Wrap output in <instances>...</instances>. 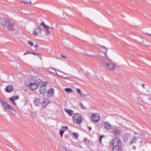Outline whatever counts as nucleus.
I'll use <instances>...</instances> for the list:
<instances>
[{
  "instance_id": "5701e85b",
  "label": "nucleus",
  "mask_w": 151,
  "mask_h": 151,
  "mask_svg": "<svg viewBox=\"0 0 151 151\" xmlns=\"http://www.w3.org/2000/svg\"><path fill=\"white\" fill-rule=\"evenodd\" d=\"M138 139V137L136 138L134 137L130 142L131 144H132L133 143H135Z\"/></svg>"
},
{
  "instance_id": "423d86ee",
  "label": "nucleus",
  "mask_w": 151,
  "mask_h": 151,
  "mask_svg": "<svg viewBox=\"0 0 151 151\" xmlns=\"http://www.w3.org/2000/svg\"><path fill=\"white\" fill-rule=\"evenodd\" d=\"M102 63L103 65H106L108 68L111 70H114L116 66L115 64H109L105 61H102Z\"/></svg>"
},
{
  "instance_id": "20e7f679",
  "label": "nucleus",
  "mask_w": 151,
  "mask_h": 151,
  "mask_svg": "<svg viewBox=\"0 0 151 151\" xmlns=\"http://www.w3.org/2000/svg\"><path fill=\"white\" fill-rule=\"evenodd\" d=\"M73 119L74 123L80 124L82 121V116L79 113L75 114L73 116Z\"/></svg>"
},
{
  "instance_id": "aec40b11",
  "label": "nucleus",
  "mask_w": 151,
  "mask_h": 151,
  "mask_svg": "<svg viewBox=\"0 0 151 151\" xmlns=\"http://www.w3.org/2000/svg\"><path fill=\"white\" fill-rule=\"evenodd\" d=\"M47 71L50 73H56L57 74H58L57 73L55 69L52 68H48L47 69Z\"/></svg>"
},
{
  "instance_id": "603ef678",
  "label": "nucleus",
  "mask_w": 151,
  "mask_h": 151,
  "mask_svg": "<svg viewBox=\"0 0 151 151\" xmlns=\"http://www.w3.org/2000/svg\"><path fill=\"white\" fill-rule=\"evenodd\" d=\"M142 86H143V88H144V86H145L144 85V84H142Z\"/></svg>"
},
{
  "instance_id": "b1692460",
  "label": "nucleus",
  "mask_w": 151,
  "mask_h": 151,
  "mask_svg": "<svg viewBox=\"0 0 151 151\" xmlns=\"http://www.w3.org/2000/svg\"><path fill=\"white\" fill-rule=\"evenodd\" d=\"M74 145L76 146L79 147L80 148L82 147V145H81L80 142H76L74 143Z\"/></svg>"
},
{
  "instance_id": "a211bd4d",
  "label": "nucleus",
  "mask_w": 151,
  "mask_h": 151,
  "mask_svg": "<svg viewBox=\"0 0 151 151\" xmlns=\"http://www.w3.org/2000/svg\"><path fill=\"white\" fill-rule=\"evenodd\" d=\"M100 50L102 52H104L106 55V53L107 52V49L104 46H100Z\"/></svg>"
},
{
  "instance_id": "cd10ccee",
  "label": "nucleus",
  "mask_w": 151,
  "mask_h": 151,
  "mask_svg": "<svg viewBox=\"0 0 151 151\" xmlns=\"http://www.w3.org/2000/svg\"><path fill=\"white\" fill-rule=\"evenodd\" d=\"M77 90L78 93L79 94H80L81 96H83V95L82 94L81 92L80 89L79 88H77Z\"/></svg>"
},
{
  "instance_id": "1a4fd4ad",
  "label": "nucleus",
  "mask_w": 151,
  "mask_h": 151,
  "mask_svg": "<svg viewBox=\"0 0 151 151\" xmlns=\"http://www.w3.org/2000/svg\"><path fill=\"white\" fill-rule=\"evenodd\" d=\"M42 32V30L40 28L38 27L35 29L34 32H33V34L36 36H38L41 34Z\"/></svg>"
},
{
  "instance_id": "9b49d317",
  "label": "nucleus",
  "mask_w": 151,
  "mask_h": 151,
  "mask_svg": "<svg viewBox=\"0 0 151 151\" xmlns=\"http://www.w3.org/2000/svg\"><path fill=\"white\" fill-rule=\"evenodd\" d=\"M0 101L1 103V105L3 107L4 109V110L6 111V109H7L6 106H8V105H9L8 104L6 103V102L3 100H2L1 98H0Z\"/></svg>"
},
{
  "instance_id": "f704fd0d",
  "label": "nucleus",
  "mask_w": 151,
  "mask_h": 151,
  "mask_svg": "<svg viewBox=\"0 0 151 151\" xmlns=\"http://www.w3.org/2000/svg\"><path fill=\"white\" fill-rule=\"evenodd\" d=\"M57 75L58 76H60L62 77H63L65 78V79H67V78H68V77L64 76H63L59 75H58V74H57Z\"/></svg>"
},
{
  "instance_id": "ddd939ff",
  "label": "nucleus",
  "mask_w": 151,
  "mask_h": 151,
  "mask_svg": "<svg viewBox=\"0 0 151 151\" xmlns=\"http://www.w3.org/2000/svg\"><path fill=\"white\" fill-rule=\"evenodd\" d=\"M14 90V88L12 86H9L6 87L5 88V91L8 93H11Z\"/></svg>"
},
{
  "instance_id": "393cba45",
  "label": "nucleus",
  "mask_w": 151,
  "mask_h": 151,
  "mask_svg": "<svg viewBox=\"0 0 151 151\" xmlns=\"http://www.w3.org/2000/svg\"><path fill=\"white\" fill-rule=\"evenodd\" d=\"M65 91L68 93H70L73 91V90L71 88H68L65 89Z\"/></svg>"
},
{
  "instance_id": "4468645a",
  "label": "nucleus",
  "mask_w": 151,
  "mask_h": 151,
  "mask_svg": "<svg viewBox=\"0 0 151 151\" xmlns=\"http://www.w3.org/2000/svg\"><path fill=\"white\" fill-rule=\"evenodd\" d=\"M42 103V101L38 98H36L34 101V103L36 106H38Z\"/></svg>"
},
{
  "instance_id": "5fc2aeb1",
  "label": "nucleus",
  "mask_w": 151,
  "mask_h": 151,
  "mask_svg": "<svg viewBox=\"0 0 151 151\" xmlns=\"http://www.w3.org/2000/svg\"><path fill=\"white\" fill-rule=\"evenodd\" d=\"M66 74V75H68V74Z\"/></svg>"
},
{
  "instance_id": "72a5a7b5",
  "label": "nucleus",
  "mask_w": 151,
  "mask_h": 151,
  "mask_svg": "<svg viewBox=\"0 0 151 151\" xmlns=\"http://www.w3.org/2000/svg\"><path fill=\"white\" fill-rule=\"evenodd\" d=\"M47 82H44L43 83V85L42 86H43L46 87V85L47 84Z\"/></svg>"
},
{
  "instance_id": "39448f33",
  "label": "nucleus",
  "mask_w": 151,
  "mask_h": 151,
  "mask_svg": "<svg viewBox=\"0 0 151 151\" xmlns=\"http://www.w3.org/2000/svg\"><path fill=\"white\" fill-rule=\"evenodd\" d=\"M91 119L94 122H98L100 120V116L98 113L93 114L92 116Z\"/></svg>"
},
{
  "instance_id": "473e14b6",
  "label": "nucleus",
  "mask_w": 151,
  "mask_h": 151,
  "mask_svg": "<svg viewBox=\"0 0 151 151\" xmlns=\"http://www.w3.org/2000/svg\"><path fill=\"white\" fill-rule=\"evenodd\" d=\"M104 137V136L103 135H101V136L100 137V138H99V141H100V142L101 143V139H102V138Z\"/></svg>"
},
{
  "instance_id": "37998d69",
  "label": "nucleus",
  "mask_w": 151,
  "mask_h": 151,
  "mask_svg": "<svg viewBox=\"0 0 151 151\" xmlns=\"http://www.w3.org/2000/svg\"><path fill=\"white\" fill-rule=\"evenodd\" d=\"M97 126H98V127H99V128H101V125L100 124H98L97 125Z\"/></svg>"
},
{
  "instance_id": "7ed1b4c3",
  "label": "nucleus",
  "mask_w": 151,
  "mask_h": 151,
  "mask_svg": "<svg viewBox=\"0 0 151 151\" xmlns=\"http://www.w3.org/2000/svg\"><path fill=\"white\" fill-rule=\"evenodd\" d=\"M1 25L4 27L6 28L8 30H11L13 26V24L11 23L8 19L2 20L1 22Z\"/></svg>"
},
{
  "instance_id": "a878e982",
  "label": "nucleus",
  "mask_w": 151,
  "mask_h": 151,
  "mask_svg": "<svg viewBox=\"0 0 151 151\" xmlns=\"http://www.w3.org/2000/svg\"><path fill=\"white\" fill-rule=\"evenodd\" d=\"M10 100L13 103L14 105H15L16 103L15 102V97L13 96L10 99Z\"/></svg>"
},
{
  "instance_id": "09e8293b",
  "label": "nucleus",
  "mask_w": 151,
  "mask_h": 151,
  "mask_svg": "<svg viewBox=\"0 0 151 151\" xmlns=\"http://www.w3.org/2000/svg\"><path fill=\"white\" fill-rule=\"evenodd\" d=\"M87 140V139L86 138H84V141H85Z\"/></svg>"
},
{
  "instance_id": "6e6552de",
  "label": "nucleus",
  "mask_w": 151,
  "mask_h": 151,
  "mask_svg": "<svg viewBox=\"0 0 151 151\" xmlns=\"http://www.w3.org/2000/svg\"><path fill=\"white\" fill-rule=\"evenodd\" d=\"M132 137V136L130 133H127L124 135L123 139L124 142H126L129 140Z\"/></svg>"
},
{
  "instance_id": "de8ad7c7",
  "label": "nucleus",
  "mask_w": 151,
  "mask_h": 151,
  "mask_svg": "<svg viewBox=\"0 0 151 151\" xmlns=\"http://www.w3.org/2000/svg\"><path fill=\"white\" fill-rule=\"evenodd\" d=\"M89 130H91V127H90L89 128Z\"/></svg>"
},
{
  "instance_id": "3c124183",
  "label": "nucleus",
  "mask_w": 151,
  "mask_h": 151,
  "mask_svg": "<svg viewBox=\"0 0 151 151\" xmlns=\"http://www.w3.org/2000/svg\"><path fill=\"white\" fill-rule=\"evenodd\" d=\"M147 35H151V34H149V33H147Z\"/></svg>"
},
{
  "instance_id": "f257e3e1",
  "label": "nucleus",
  "mask_w": 151,
  "mask_h": 151,
  "mask_svg": "<svg viewBox=\"0 0 151 151\" xmlns=\"http://www.w3.org/2000/svg\"><path fill=\"white\" fill-rule=\"evenodd\" d=\"M42 83V80L38 77L27 80L25 82L26 85L29 86V89L32 90L35 89Z\"/></svg>"
},
{
  "instance_id": "dca6fc26",
  "label": "nucleus",
  "mask_w": 151,
  "mask_h": 151,
  "mask_svg": "<svg viewBox=\"0 0 151 151\" xmlns=\"http://www.w3.org/2000/svg\"><path fill=\"white\" fill-rule=\"evenodd\" d=\"M54 93V90L53 88H51L47 92V96L49 97L52 96Z\"/></svg>"
},
{
  "instance_id": "6ab92c4d",
  "label": "nucleus",
  "mask_w": 151,
  "mask_h": 151,
  "mask_svg": "<svg viewBox=\"0 0 151 151\" xmlns=\"http://www.w3.org/2000/svg\"><path fill=\"white\" fill-rule=\"evenodd\" d=\"M65 111L70 116H71L73 113V111L70 109L68 110L67 109H65Z\"/></svg>"
},
{
  "instance_id": "bb28decb",
  "label": "nucleus",
  "mask_w": 151,
  "mask_h": 151,
  "mask_svg": "<svg viewBox=\"0 0 151 151\" xmlns=\"http://www.w3.org/2000/svg\"><path fill=\"white\" fill-rule=\"evenodd\" d=\"M73 135L74 137L78 139V134L77 133H73Z\"/></svg>"
},
{
  "instance_id": "58836bf2",
  "label": "nucleus",
  "mask_w": 151,
  "mask_h": 151,
  "mask_svg": "<svg viewBox=\"0 0 151 151\" xmlns=\"http://www.w3.org/2000/svg\"><path fill=\"white\" fill-rule=\"evenodd\" d=\"M67 79L70 80H71L73 79V78L71 77H68Z\"/></svg>"
},
{
  "instance_id": "c756f323",
  "label": "nucleus",
  "mask_w": 151,
  "mask_h": 151,
  "mask_svg": "<svg viewBox=\"0 0 151 151\" xmlns=\"http://www.w3.org/2000/svg\"><path fill=\"white\" fill-rule=\"evenodd\" d=\"M40 25L41 26H42L44 27V28L47 26L46 25L45 23L43 22L40 24Z\"/></svg>"
},
{
  "instance_id": "79ce46f5",
  "label": "nucleus",
  "mask_w": 151,
  "mask_h": 151,
  "mask_svg": "<svg viewBox=\"0 0 151 151\" xmlns=\"http://www.w3.org/2000/svg\"><path fill=\"white\" fill-rule=\"evenodd\" d=\"M61 56L63 58H67V57L66 56H64L63 55H61Z\"/></svg>"
},
{
  "instance_id": "0eeeda50",
  "label": "nucleus",
  "mask_w": 151,
  "mask_h": 151,
  "mask_svg": "<svg viewBox=\"0 0 151 151\" xmlns=\"http://www.w3.org/2000/svg\"><path fill=\"white\" fill-rule=\"evenodd\" d=\"M115 136L119 135L122 133V131L120 129L114 128L111 132Z\"/></svg>"
},
{
  "instance_id": "412c9836",
  "label": "nucleus",
  "mask_w": 151,
  "mask_h": 151,
  "mask_svg": "<svg viewBox=\"0 0 151 151\" xmlns=\"http://www.w3.org/2000/svg\"><path fill=\"white\" fill-rule=\"evenodd\" d=\"M22 3L28 5L31 4V0H22Z\"/></svg>"
},
{
  "instance_id": "a18cd8bd",
  "label": "nucleus",
  "mask_w": 151,
  "mask_h": 151,
  "mask_svg": "<svg viewBox=\"0 0 151 151\" xmlns=\"http://www.w3.org/2000/svg\"><path fill=\"white\" fill-rule=\"evenodd\" d=\"M80 105H81V106H82L83 108H85L84 106L83 105V104H80Z\"/></svg>"
},
{
  "instance_id": "4c0bfd02",
  "label": "nucleus",
  "mask_w": 151,
  "mask_h": 151,
  "mask_svg": "<svg viewBox=\"0 0 151 151\" xmlns=\"http://www.w3.org/2000/svg\"><path fill=\"white\" fill-rule=\"evenodd\" d=\"M65 149L66 151H71V150L70 148L65 147Z\"/></svg>"
},
{
  "instance_id": "f3484780",
  "label": "nucleus",
  "mask_w": 151,
  "mask_h": 151,
  "mask_svg": "<svg viewBox=\"0 0 151 151\" xmlns=\"http://www.w3.org/2000/svg\"><path fill=\"white\" fill-rule=\"evenodd\" d=\"M49 102L50 101L48 99H45V100L43 101L42 107L43 108H45Z\"/></svg>"
},
{
  "instance_id": "ea45409f",
  "label": "nucleus",
  "mask_w": 151,
  "mask_h": 151,
  "mask_svg": "<svg viewBox=\"0 0 151 151\" xmlns=\"http://www.w3.org/2000/svg\"><path fill=\"white\" fill-rule=\"evenodd\" d=\"M31 116L33 117H35L36 116V115L35 114H34L33 113H32L31 114Z\"/></svg>"
},
{
  "instance_id": "8fccbe9b",
  "label": "nucleus",
  "mask_w": 151,
  "mask_h": 151,
  "mask_svg": "<svg viewBox=\"0 0 151 151\" xmlns=\"http://www.w3.org/2000/svg\"><path fill=\"white\" fill-rule=\"evenodd\" d=\"M38 46V45H36L35 46V47L36 48L37 46Z\"/></svg>"
},
{
  "instance_id": "c03bdc74",
  "label": "nucleus",
  "mask_w": 151,
  "mask_h": 151,
  "mask_svg": "<svg viewBox=\"0 0 151 151\" xmlns=\"http://www.w3.org/2000/svg\"><path fill=\"white\" fill-rule=\"evenodd\" d=\"M18 98H19V96H16L15 97V99H18Z\"/></svg>"
},
{
  "instance_id": "2f4dec72",
  "label": "nucleus",
  "mask_w": 151,
  "mask_h": 151,
  "mask_svg": "<svg viewBox=\"0 0 151 151\" xmlns=\"http://www.w3.org/2000/svg\"><path fill=\"white\" fill-rule=\"evenodd\" d=\"M28 43L29 45L32 46H33L34 45V43H33V42L30 41H29Z\"/></svg>"
},
{
  "instance_id": "7c9ffc66",
  "label": "nucleus",
  "mask_w": 151,
  "mask_h": 151,
  "mask_svg": "<svg viewBox=\"0 0 151 151\" xmlns=\"http://www.w3.org/2000/svg\"><path fill=\"white\" fill-rule=\"evenodd\" d=\"M62 128L63 129H64L65 130H67L68 129V127L67 126H62Z\"/></svg>"
},
{
  "instance_id": "f8f14e48",
  "label": "nucleus",
  "mask_w": 151,
  "mask_h": 151,
  "mask_svg": "<svg viewBox=\"0 0 151 151\" xmlns=\"http://www.w3.org/2000/svg\"><path fill=\"white\" fill-rule=\"evenodd\" d=\"M6 107L9 111L13 115H15L16 114V112L15 111L12 107L10 105H8Z\"/></svg>"
},
{
  "instance_id": "c9c22d12",
  "label": "nucleus",
  "mask_w": 151,
  "mask_h": 151,
  "mask_svg": "<svg viewBox=\"0 0 151 151\" xmlns=\"http://www.w3.org/2000/svg\"><path fill=\"white\" fill-rule=\"evenodd\" d=\"M31 54V52H25L24 54V55H27V54Z\"/></svg>"
},
{
  "instance_id": "9d476101",
  "label": "nucleus",
  "mask_w": 151,
  "mask_h": 151,
  "mask_svg": "<svg viewBox=\"0 0 151 151\" xmlns=\"http://www.w3.org/2000/svg\"><path fill=\"white\" fill-rule=\"evenodd\" d=\"M104 126L105 128L107 130H109L111 128V125L107 122H104Z\"/></svg>"
},
{
  "instance_id": "a19ab883",
  "label": "nucleus",
  "mask_w": 151,
  "mask_h": 151,
  "mask_svg": "<svg viewBox=\"0 0 151 151\" xmlns=\"http://www.w3.org/2000/svg\"><path fill=\"white\" fill-rule=\"evenodd\" d=\"M31 54H33V55H37V53H36L35 52H31Z\"/></svg>"
},
{
  "instance_id": "49530a36",
  "label": "nucleus",
  "mask_w": 151,
  "mask_h": 151,
  "mask_svg": "<svg viewBox=\"0 0 151 151\" xmlns=\"http://www.w3.org/2000/svg\"><path fill=\"white\" fill-rule=\"evenodd\" d=\"M136 147L135 146H134L133 147V149H134V150H135L136 149Z\"/></svg>"
},
{
  "instance_id": "f03ea898",
  "label": "nucleus",
  "mask_w": 151,
  "mask_h": 151,
  "mask_svg": "<svg viewBox=\"0 0 151 151\" xmlns=\"http://www.w3.org/2000/svg\"><path fill=\"white\" fill-rule=\"evenodd\" d=\"M122 142L121 139L118 137H115L110 142V144L112 146L113 151H122L121 145Z\"/></svg>"
},
{
  "instance_id": "e433bc0d",
  "label": "nucleus",
  "mask_w": 151,
  "mask_h": 151,
  "mask_svg": "<svg viewBox=\"0 0 151 151\" xmlns=\"http://www.w3.org/2000/svg\"><path fill=\"white\" fill-rule=\"evenodd\" d=\"M37 56L40 59H41V60L42 59V57H41V55H39V54H37Z\"/></svg>"
},
{
  "instance_id": "c85d7f7f",
  "label": "nucleus",
  "mask_w": 151,
  "mask_h": 151,
  "mask_svg": "<svg viewBox=\"0 0 151 151\" xmlns=\"http://www.w3.org/2000/svg\"><path fill=\"white\" fill-rule=\"evenodd\" d=\"M64 131L62 130H60V134L61 135V137L63 136V133H64Z\"/></svg>"
},
{
  "instance_id": "4be33fe9",
  "label": "nucleus",
  "mask_w": 151,
  "mask_h": 151,
  "mask_svg": "<svg viewBox=\"0 0 151 151\" xmlns=\"http://www.w3.org/2000/svg\"><path fill=\"white\" fill-rule=\"evenodd\" d=\"M49 27L48 26L45 27L44 29L46 31V33L47 35H50V32L49 31Z\"/></svg>"
},
{
  "instance_id": "864d4df0",
  "label": "nucleus",
  "mask_w": 151,
  "mask_h": 151,
  "mask_svg": "<svg viewBox=\"0 0 151 151\" xmlns=\"http://www.w3.org/2000/svg\"><path fill=\"white\" fill-rule=\"evenodd\" d=\"M139 142H140V143H141L142 142L141 141H140Z\"/></svg>"
},
{
  "instance_id": "2eb2a0df",
  "label": "nucleus",
  "mask_w": 151,
  "mask_h": 151,
  "mask_svg": "<svg viewBox=\"0 0 151 151\" xmlns=\"http://www.w3.org/2000/svg\"><path fill=\"white\" fill-rule=\"evenodd\" d=\"M46 91V87L43 86H42L40 87L39 92L40 93L44 95Z\"/></svg>"
}]
</instances>
